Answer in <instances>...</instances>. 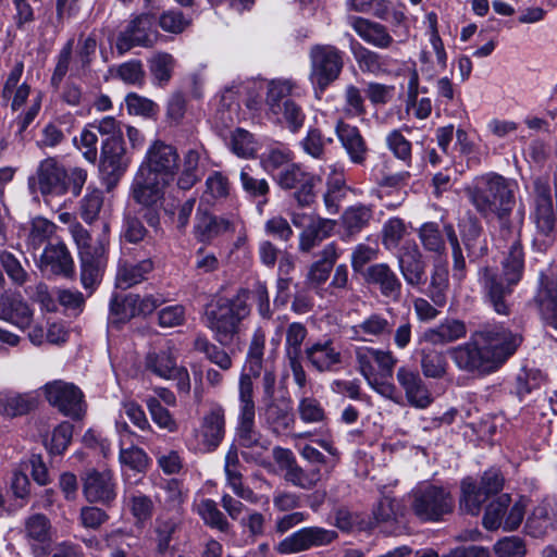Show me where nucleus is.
Wrapping results in <instances>:
<instances>
[{
    "instance_id": "obj_52",
    "label": "nucleus",
    "mask_w": 557,
    "mask_h": 557,
    "mask_svg": "<svg viewBox=\"0 0 557 557\" xmlns=\"http://www.w3.org/2000/svg\"><path fill=\"white\" fill-rule=\"evenodd\" d=\"M285 341V355L288 360L301 358V347L308 335L306 326L299 322H293L287 326Z\"/></svg>"
},
{
    "instance_id": "obj_50",
    "label": "nucleus",
    "mask_w": 557,
    "mask_h": 557,
    "mask_svg": "<svg viewBox=\"0 0 557 557\" xmlns=\"http://www.w3.org/2000/svg\"><path fill=\"white\" fill-rule=\"evenodd\" d=\"M321 476L320 467H309L305 469L299 467L297 463H295L290 469H288V472L285 473V480L287 482L304 490L314 487L321 480Z\"/></svg>"
},
{
    "instance_id": "obj_29",
    "label": "nucleus",
    "mask_w": 557,
    "mask_h": 557,
    "mask_svg": "<svg viewBox=\"0 0 557 557\" xmlns=\"http://www.w3.org/2000/svg\"><path fill=\"white\" fill-rule=\"evenodd\" d=\"M349 25L363 41L375 48L388 49L394 44V38L387 27L381 23L361 16H352L349 20Z\"/></svg>"
},
{
    "instance_id": "obj_58",
    "label": "nucleus",
    "mask_w": 557,
    "mask_h": 557,
    "mask_svg": "<svg viewBox=\"0 0 557 557\" xmlns=\"http://www.w3.org/2000/svg\"><path fill=\"white\" fill-rule=\"evenodd\" d=\"M447 361L445 356L436 350H422L421 369L426 377L438 379L445 375Z\"/></svg>"
},
{
    "instance_id": "obj_11",
    "label": "nucleus",
    "mask_w": 557,
    "mask_h": 557,
    "mask_svg": "<svg viewBox=\"0 0 557 557\" xmlns=\"http://www.w3.org/2000/svg\"><path fill=\"white\" fill-rule=\"evenodd\" d=\"M273 180L282 189H296L294 198L301 207H308L314 201V187L320 182L319 177L304 171L294 162L274 174Z\"/></svg>"
},
{
    "instance_id": "obj_9",
    "label": "nucleus",
    "mask_w": 557,
    "mask_h": 557,
    "mask_svg": "<svg viewBox=\"0 0 557 557\" xmlns=\"http://www.w3.org/2000/svg\"><path fill=\"white\" fill-rule=\"evenodd\" d=\"M158 37L153 15L143 13L131 20L117 34L114 45L119 57H122L135 47H152Z\"/></svg>"
},
{
    "instance_id": "obj_6",
    "label": "nucleus",
    "mask_w": 557,
    "mask_h": 557,
    "mask_svg": "<svg viewBox=\"0 0 557 557\" xmlns=\"http://www.w3.org/2000/svg\"><path fill=\"white\" fill-rule=\"evenodd\" d=\"M504 486V478L498 469L486 470L479 483L472 478L461 482L460 509L470 515H478L486 499L497 494Z\"/></svg>"
},
{
    "instance_id": "obj_1",
    "label": "nucleus",
    "mask_w": 557,
    "mask_h": 557,
    "mask_svg": "<svg viewBox=\"0 0 557 557\" xmlns=\"http://www.w3.org/2000/svg\"><path fill=\"white\" fill-rule=\"evenodd\" d=\"M515 186L513 182L498 174L488 173L475 177L466 188L471 203L479 212L484 215H498L502 235L509 244V251L503 261L504 278L490 267L480 269L478 273L484 299L498 314L509 313L508 298L512 287L521 280L524 265L518 232L511 230L505 219L515 203Z\"/></svg>"
},
{
    "instance_id": "obj_31",
    "label": "nucleus",
    "mask_w": 557,
    "mask_h": 557,
    "mask_svg": "<svg viewBox=\"0 0 557 557\" xmlns=\"http://www.w3.org/2000/svg\"><path fill=\"white\" fill-rule=\"evenodd\" d=\"M335 133L349 160L355 164H362L367 159L368 146L360 131L356 126L339 121Z\"/></svg>"
},
{
    "instance_id": "obj_61",
    "label": "nucleus",
    "mask_w": 557,
    "mask_h": 557,
    "mask_svg": "<svg viewBox=\"0 0 557 557\" xmlns=\"http://www.w3.org/2000/svg\"><path fill=\"white\" fill-rule=\"evenodd\" d=\"M150 72L153 78L160 84H166L172 76L175 65L174 58L166 52L156 53L149 61Z\"/></svg>"
},
{
    "instance_id": "obj_19",
    "label": "nucleus",
    "mask_w": 557,
    "mask_h": 557,
    "mask_svg": "<svg viewBox=\"0 0 557 557\" xmlns=\"http://www.w3.org/2000/svg\"><path fill=\"white\" fill-rule=\"evenodd\" d=\"M83 493L90 503L111 504L116 497V483L110 470H88L83 476Z\"/></svg>"
},
{
    "instance_id": "obj_64",
    "label": "nucleus",
    "mask_w": 557,
    "mask_h": 557,
    "mask_svg": "<svg viewBox=\"0 0 557 557\" xmlns=\"http://www.w3.org/2000/svg\"><path fill=\"white\" fill-rule=\"evenodd\" d=\"M281 116L286 124V127L292 133H297L304 126L306 121V114L302 108L293 99L284 100L280 119H277V121H281Z\"/></svg>"
},
{
    "instance_id": "obj_53",
    "label": "nucleus",
    "mask_w": 557,
    "mask_h": 557,
    "mask_svg": "<svg viewBox=\"0 0 557 557\" xmlns=\"http://www.w3.org/2000/svg\"><path fill=\"white\" fill-rule=\"evenodd\" d=\"M147 409L151 416L152 421L157 426L169 433H174L178 430V423L172 413L160 404L156 397L146 399Z\"/></svg>"
},
{
    "instance_id": "obj_49",
    "label": "nucleus",
    "mask_w": 557,
    "mask_h": 557,
    "mask_svg": "<svg viewBox=\"0 0 557 557\" xmlns=\"http://www.w3.org/2000/svg\"><path fill=\"white\" fill-rule=\"evenodd\" d=\"M293 162V152L284 147L276 146L269 148L262 153L260 164L262 169L274 177V174Z\"/></svg>"
},
{
    "instance_id": "obj_56",
    "label": "nucleus",
    "mask_w": 557,
    "mask_h": 557,
    "mask_svg": "<svg viewBox=\"0 0 557 557\" xmlns=\"http://www.w3.org/2000/svg\"><path fill=\"white\" fill-rule=\"evenodd\" d=\"M460 226V233L462 242L468 249L470 255L475 256H483L486 252L485 246L479 247V252L476 251V244L481 236V225L479 222L472 218L462 220V222L459 224Z\"/></svg>"
},
{
    "instance_id": "obj_62",
    "label": "nucleus",
    "mask_w": 557,
    "mask_h": 557,
    "mask_svg": "<svg viewBox=\"0 0 557 557\" xmlns=\"http://www.w3.org/2000/svg\"><path fill=\"white\" fill-rule=\"evenodd\" d=\"M103 205V195L99 189H87V194L83 197L81 201V218L86 223H92L97 220L100 210Z\"/></svg>"
},
{
    "instance_id": "obj_63",
    "label": "nucleus",
    "mask_w": 557,
    "mask_h": 557,
    "mask_svg": "<svg viewBox=\"0 0 557 557\" xmlns=\"http://www.w3.org/2000/svg\"><path fill=\"white\" fill-rule=\"evenodd\" d=\"M178 527L177 519L168 516H159L156 520L154 532L159 552H165Z\"/></svg>"
},
{
    "instance_id": "obj_18",
    "label": "nucleus",
    "mask_w": 557,
    "mask_h": 557,
    "mask_svg": "<svg viewBox=\"0 0 557 557\" xmlns=\"http://www.w3.org/2000/svg\"><path fill=\"white\" fill-rule=\"evenodd\" d=\"M128 164L122 139L106 138L102 141L99 171L109 187L116 184Z\"/></svg>"
},
{
    "instance_id": "obj_35",
    "label": "nucleus",
    "mask_w": 557,
    "mask_h": 557,
    "mask_svg": "<svg viewBox=\"0 0 557 557\" xmlns=\"http://www.w3.org/2000/svg\"><path fill=\"white\" fill-rule=\"evenodd\" d=\"M264 344H265V335L264 333L258 329L251 338L245 366L243 372L239 376V382L242 377L245 375L249 379L251 384V398H253V383L252 377H257L260 375L262 370L263 355H264Z\"/></svg>"
},
{
    "instance_id": "obj_22",
    "label": "nucleus",
    "mask_w": 557,
    "mask_h": 557,
    "mask_svg": "<svg viewBox=\"0 0 557 557\" xmlns=\"http://www.w3.org/2000/svg\"><path fill=\"white\" fill-rule=\"evenodd\" d=\"M398 269L405 282L412 287H421L426 282L425 262L416 243H405L398 256Z\"/></svg>"
},
{
    "instance_id": "obj_55",
    "label": "nucleus",
    "mask_w": 557,
    "mask_h": 557,
    "mask_svg": "<svg viewBox=\"0 0 557 557\" xmlns=\"http://www.w3.org/2000/svg\"><path fill=\"white\" fill-rule=\"evenodd\" d=\"M434 87L436 101L445 107V111H448V107L450 106H462L460 90L454 85L449 77L444 76L436 79Z\"/></svg>"
},
{
    "instance_id": "obj_32",
    "label": "nucleus",
    "mask_w": 557,
    "mask_h": 557,
    "mask_svg": "<svg viewBox=\"0 0 557 557\" xmlns=\"http://www.w3.org/2000/svg\"><path fill=\"white\" fill-rule=\"evenodd\" d=\"M0 319L23 330L30 325L33 310L21 295H5L0 298Z\"/></svg>"
},
{
    "instance_id": "obj_25",
    "label": "nucleus",
    "mask_w": 557,
    "mask_h": 557,
    "mask_svg": "<svg viewBox=\"0 0 557 557\" xmlns=\"http://www.w3.org/2000/svg\"><path fill=\"white\" fill-rule=\"evenodd\" d=\"M170 185V183H162L158 177L154 178L150 174L138 171L132 184V196L144 207L157 208Z\"/></svg>"
},
{
    "instance_id": "obj_41",
    "label": "nucleus",
    "mask_w": 557,
    "mask_h": 557,
    "mask_svg": "<svg viewBox=\"0 0 557 557\" xmlns=\"http://www.w3.org/2000/svg\"><path fill=\"white\" fill-rule=\"evenodd\" d=\"M372 218L371 207L359 203L348 207L342 214L341 222L348 235H356L368 226Z\"/></svg>"
},
{
    "instance_id": "obj_7",
    "label": "nucleus",
    "mask_w": 557,
    "mask_h": 557,
    "mask_svg": "<svg viewBox=\"0 0 557 557\" xmlns=\"http://www.w3.org/2000/svg\"><path fill=\"white\" fill-rule=\"evenodd\" d=\"M344 52L333 45H314L310 48V79L321 90L338 78L344 67Z\"/></svg>"
},
{
    "instance_id": "obj_59",
    "label": "nucleus",
    "mask_w": 557,
    "mask_h": 557,
    "mask_svg": "<svg viewBox=\"0 0 557 557\" xmlns=\"http://www.w3.org/2000/svg\"><path fill=\"white\" fill-rule=\"evenodd\" d=\"M385 143L389 151L407 165L411 163L412 147L411 143L405 137L400 129L391 131L385 138Z\"/></svg>"
},
{
    "instance_id": "obj_47",
    "label": "nucleus",
    "mask_w": 557,
    "mask_h": 557,
    "mask_svg": "<svg viewBox=\"0 0 557 557\" xmlns=\"http://www.w3.org/2000/svg\"><path fill=\"white\" fill-rule=\"evenodd\" d=\"M205 185L206 189L200 197V206H211L218 199L226 198L230 194V182L221 172L210 174Z\"/></svg>"
},
{
    "instance_id": "obj_38",
    "label": "nucleus",
    "mask_w": 557,
    "mask_h": 557,
    "mask_svg": "<svg viewBox=\"0 0 557 557\" xmlns=\"http://www.w3.org/2000/svg\"><path fill=\"white\" fill-rule=\"evenodd\" d=\"M205 154L202 147L190 148L184 154L183 170L177 178L181 189H190L201 177V159Z\"/></svg>"
},
{
    "instance_id": "obj_36",
    "label": "nucleus",
    "mask_w": 557,
    "mask_h": 557,
    "mask_svg": "<svg viewBox=\"0 0 557 557\" xmlns=\"http://www.w3.org/2000/svg\"><path fill=\"white\" fill-rule=\"evenodd\" d=\"M392 323L379 313H372L360 323L352 326L356 339L374 342L387 337L392 333Z\"/></svg>"
},
{
    "instance_id": "obj_37",
    "label": "nucleus",
    "mask_w": 557,
    "mask_h": 557,
    "mask_svg": "<svg viewBox=\"0 0 557 557\" xmlns=\"http://www.w3.org/2000/svg\"><path fill=\"white\" fill-rule=\"evenodd\" d=\"M152 269L153 263L149 259L137 263L121 260L116 272V285L123 289L129 288L146 280Z\"/></svg>"
},
{
    "instance_id": "obj_42",
    "label": "nucleus",
    "mask_w": 557,
    "mask_h": 557,
    "mask_svg": "<svg viewBox=\"0 0 557 557\" xmlns=\"http://www.w3.org/2000/svg\"><path fill=\"white\" fill-rule=\"evenodd\" d=\"M540 309L545 321L557 330V273L552 275L539 294Z\"/></svg>"
},
{
    "instance_id": "obj_20",
    "label": "nucleus",
    "mask_w": 557,
    "mask_h": 557,
    "mask_svg": "<svg viewBox=\"0 0 557 557\" xmlns=\"http://www.w3.org/2000/svg\"><path fill=\"white\" fill-rule=\"evenodd\" d=\"M305 356L318 372H332L343 362L342 351L332 338H321L308 344Z\"/></svg>"
},
{
    "instance_id": "obj_27",
    "label": "nucleus",
    "mask_w": 557,
    "mask_h": 557,
    "mask_svg": "<svg viewBox=\"0 0 557 557\" xmlns=\"http://www.w3.org/2000/svg\"><path fill=\"white\" fill-rule=\"evenodd\" d=\"M366 280L379 288L381 295L392 301H398L401 296V282L386 263H375L368 268Z\"/></svg>"
},
{
    "instance_id": "obj_16",
    "label": "nucleus",
    "mask_w": 557,
    "mask_h": 557,
    "mask_svg": "<svg viewBox=\"0 0 557 557\" xmlns=\"http://www.w3.org/2000/svg\"><path fill=\"white\" fill-rule=\"evenodd\" d=\"M534 208L532 219L536 227L537 237L550 238L555 232L556 215L547 181H534Z\"/></svg>"
},
{
    "instance_id": "obj_15",
    "label": "nucleus",
    "mask_w": 557,
    "mask_h": 557,
    "mask_svg": "<svg viewBox=\"0 0 557 557\" xmlns=\"http://www.w3.org/2000/svg\"><path fill=\"white\" fill-rule=\"evenodd\" d=\"M449 355L460 370L488 373L497 369L482 343L476 341L475 332L471 335L469 342L451 348Z\"/></svg>"
},
{
    "instance_id": "obj_48",
    "label": "nucleus",
    "mask_w": 557,
    "mask_h": 557,
    "mask_svg": "<svg viewBox=\"0 0 557 557\" xmlns=\"http://www.w3.org/2000/svg\"><path fill=\"white\" fill-rule=\"evenodd\" d=\"M448 271L445 267L436 265L431 274L430 285L425 292L432 302L442 308L447 301Z\"/></svg>"
},
{
    "instance_id": "obj_60",
    "label": "nucleus",
    "mask_w": 557,
    "mask_h": 557,
    "mask_svg": "<svg viewBox=\"0 0 557 557\" xmlns=\"http://www.w3.org/2000/svg\"><path fill=\"white\" fill-rule=\"evenodd\" d=\"M419 238L425 250L436 253H443L445 251V242L436 223H424L419 228Z\"/></svg>"
},
{
    "instance_id": "obj_12",
    "label": "nucleus",
    "mask_w": 557,
    "mask_h": 557,
    "mask_svg": "<svg viewBox=\"0 0 557 557\" xmlns=\"http://www.w3.org/2000/svg\"><path fill=\"white\" fill-rule=\"evenodd\" d=\"M337 539V532L321 527H305L284 537L276 545L280 554H298L311 548L327 546Z\"/></svg>"
},
{
    "instance_id": "obj_40",
    "label": "nucleus",
    "mask_w": 557,
    "mask_h": 557,
    "mask_svg": "<svg viewBox=\"0 0 557 557\" xmlns=\"http://www.w3.org/2000/svg\"><path fill=\"white\" fill-rule=\"evenodd\" d=\"M336 222L330 219L312 220L300 234L299 249L305 252L310 251L332 234Z\"/></svg>"
},
{
    "instance_id": "obj_54",
    "label": "nucleus",
    "mask_w": 557,
    "mask_h": 557,
    "mask_svg": "<svg viewBox=\"0 0 557 557\" xmlns=\"http://www.w3.org/2000/svg\"><path fill=\"white\" fill-rule=\"evenodd\" d=\"M509 504L510 496L508 494H503L490 503L483 517V525L487 530H496L503 527Z\"/></svg>"
},
{
    "instance_id": "obj_10",
    "label": "nucleus",
    "mask_w": 557,
    "mask_h": 557,
    "mask_svg": "<svg viewBox=\"0 0 557 557\" xmlns=\"http://www.w3.org/2000/svg\"><path fill=\"white\" fill-rule=\"evenodd\" d=\"M178 170V153L176 149L163 141H154L148 149L145 160L138 171L158 177L162 183L174 182Z\"/></svg>"
},
{
    "instance_id": "obj_23",
    "label": "nucleus",
    "mask_w": 557,
    "mask_h": 557,
    "mask_svg": "<svg viewBox=\"0 0 557 557\" xmlns=\"http://www.w3.org/2000/svg\"><path fill=\"white\" fill-rule=\"evenodd\" d=\"M396 379L410 406L424 409L431 405L432 395L418 371L400 367L396 372Z\"/></svg>"
},
{
    "instance_id": "obj_4",
    "label": "nucleus",
    "mask_w": 557,
    "mask_h": 557,
    "mask_svg": "<svg viewBox=\"0 0 557 557\" xmlns=\"http://www.w3.org/2000/svg\"><path fill=\"white\" fill-rule=\"evenodd\" d=\"M249 314L246 302V293L238 294L235 298L219 301L206 312V325L214 334V338L222 345L232 342L238 332L242 320Z\"/></svg>"
},
{
    "instance_id": "obj_46",
    "label": "nucleus",
    "mask_w": 557,
    "mask_h": 557,
    "mask_svg": "<svg viewBox=\"0 0 557 557\" xmlns=\"http://www.w3.org/2000/svg\"><path fill=\"white\" fill-rule=\"evenodd\" d=\"M227 145L231 151L242 159L253 158L259 149L253 135L244 128L233 131Z\"/></svg>"
},
{
    "instance_id": "obj_33",
    "label": "nucleus",
    "mask_w": 557,
    "mask_h": 557,
    "mask_svg": "<svg viewBox=\"0 0 557 557\" xmlns=\"http://www.w3.org/2000/svg\"><path fill=\"white\" fill-rule=\"evenodd\" d=\"M24 535L36 554H45L51 542V524L41 513H35L25 520Z\"/></svg>"
},
{
    "instance_id": "obj_51",
    "label": "nucleus",
    "mask_w": 557,
    "mask_h": 557,
    "mask_svg": "<svg viewBox=\"0 0 557 557\" xmlns=\"http://www.w3.org/2000/svg\"><path fill=\"white\" fill-rule=\"evenodd\" d=\"M198 515L206 524L215 528L221 532H227L230 523L224 515L218 509L216 503L212 499L202 498L195 505Z\"/></svg>"
},
{
    "instance_id": "obj_17",
    "label": "nucleus",
    "mask_w": 557,
    "mask_h": 557,
    "mask_svg": "<svg viewBox=\"0 0 557 557\" xmlns=\"http://www.w3.org/2000/svg\"><path fill=\"white\" fill-rule=\"evenodd\" d=\"M358 371L362 376L380 375L392 377L398 360L391 350L373 347H357L355 349Z\"/></svg>"
},
{
    "instance_id": "obj_39",
    "label": "nucleus",
    "mask_w": 557,
    "mask_h": 557,
    "mask_svg": "<svg viewBox=\"0 0 557 557\" xmlns=\"http://www.w3.org/2000/svg\"><path fill=\"white\" fill-rule=\"evenodd\" d=\"M295 88L296 83L292 79L276 78L270 81L268 83L265 97L268 112L276 119H280L282 104L284 100L290 99L289 96L293 95Z\"/></svg>"
},
{
    "instance_id": "obj_45",
    "label": "nucleus",
    "mask_w": 557,
    "mask_h": 557,
    "mask_svg": "<svg viewBox=\"0 0 557 557\" xmlns=\"http://www.w3.org/2000/svg\"><path fill=\"white\" fill-rule=\"evenodd\" d=\"M195 350L203 354L206 358L213 364L220 368L221 371H228L233 366V360L230 354L211 343L205 336H197L194 342Z\"/></svg>"
},
{
    "instance_id": "obj_5",
    "label": "nucleus",
    "mask_w": 557,
    "mask_h": 557,
    "mask_svg": "<svg viewBox=\"0 0 557 557\" xmlns=\"http://www.w3.org/2000/svg\"><path fill=\"white\" fill-rule=\"evenodd\" d=\"M410 509L422 522H438L453 512L455 500L451 493L431 483L417 485L409 494Z\"/></svg>"
},
{
    "instance_id": "obj_14",
    "label": "nucleus",
    "mask_w": 557,
    "mask_h": 557,
    "mask_svg": "<svg viewBox=\"0 0 557 557\" xmlns=\"http://www.w3.org/2000/svg\"><path fill=\"white\" fill-rule=\"evenodd\" d=\"M42 389L48 403L63 414L77 419L84 413V395L73 383L58 380L47 383Z\"/></svg>"
},
{
    "instance_id": "obj_28",
    "label": "nucleus",
    "mask_w": 557,
    "mask_h": 557,
    "mask_svg": "<svg viewBox=\"0 0 557 557\" xmlns=\"http://www.w3.org/2000/svg\"><path fill=\"white\" fill-rule=\"evenodd\" d=\"M39 403V394L35 391L18 393L4 391L0 393V416L16 418L35 410Z\"/></svg>"
},
{
    "instance_id": "obj_24",
    "label": "nucleus",
    "mask_w": 557,
    "mask_h": 557,
    "mask_svg": "<svg viewBox=\"0 0 557 557\" xmlns=\"http://www.w3.org/2000/svg\"><path fill=\"white\" fill-rule=\"evenodd\" d=\"M237 219L234 216H216L202 212L199 208L195 219L194 234L202 243H211L224 234L234 233Z\"/></svg>"
},
{
    "instance_id": "obj_26",
    "label": "nucleus",
    "mask_w": 557,
    "mask_h": 557,
    "mask_svg": "<svg viewBox=\"0 0 557 557\" xmlns=\"http://www.w3.org/2000/svg\"><path fill=\"white\" fill-rule=\"evenodd\" d=\"M38 264L40 270L48 275H63L67 277L74 273L73 259L63 243L46 246Z\"/></svg>"
},
{
    "instance_id": "obj_30",
    "label": "nucleus",
    "mask_w": 557,
    "mask_h": 557,
    "mask_svg": "<svg viewBox=\"0 0 557 557\" xmlns=\"http://www.w3.org/2000/svg\"><path fill=\"white\" fill-rule=\"evenodd\" d=\"M350 51L361 72L373 75L391 72L394 60L389 55L370 50L354 38L350 40Z\"/></svg>"
},
{
    "instance_id": "obj_3",
    "label": "nucleus",
    "mask_w": 557,
    "mask_h": 557,
    "mask_svg": "<svg viewBox=\"0 0 557 557\" xmlns=\"http://www.w3.org/2000/svg\"><path fill=\"white\" fill-rule=\"evenodd\" d=\"M256 407L251 398V384L247 376L239 383L238 418L236 441L242 448V456L247 461L263 463L270 443L263 440L255 429Z\"/></svg>"
},
{
    "instance_id": "obj_2",
    "label": "nucleus",
    "mask_w": 557,
    "mask_h": 557,
    "mask_svg": "<svg viewBox=\"0 0 557 557\" xmlns=\"http://www.w3.org/2000/svg\"><path fill=\"white\" fill-rule=\"evenodd\" d=\"M87 181V172L82 168L67 170L54 157L41 160L33 175L28 177V188L33 194H40L46 202L62 197L67 191L77 197Z\"/></svg>"
},
{
    "instance_id": "obj_43",
    "label": "nucleus",
    "mask_w": 557,
    "mask_h": 557,
    "mask_svg": "<svg viewBox=\"0 0 557 557\" xmlns=\"http://www.w3.org/2000/svg\"><path fill=\"white\" fill-rule=\"evenodd\" d=\"M58 226L44 216H35L28 223L26 243L34 250L39 249L55 233Z\"/></svg>"
},
{
    "instance_id": "obj_44",
    "label": "nucleus",
    "mask_w": 557,
    "mask_h": 557,
    "mask_svg": "<svg viewBox=\"0 0 557 557\" xmlns=\"http://www.w3.org/2000/svg\"><path fill=\"white\" fill-rule=\"evenodd\" d=\"M146 367L152 373L165 380H171L173 375H177L180 368L170 349L149 354L146 359Z\"/></svg>"
},
{
    "instance_id": "obj_8",
    "label": "nucleus",
    "mask_w": 557,
    "mask_h": 557,
    "mask_svg": "<svg viewBox=\"0 0 557 557\" xmlns=\"http://www.w3.org/2000/svg\"><path fill=\"white\" fill-rule=\"evenodd\" d=\"M476 341L487 351L498 368L511 356L521 343V338L498 323H485L475 331Z\"/></svg>"
},
{
    "instance_id": "obj_57",
    "label": "nucleus",
    "mask_w": 557,
    "mask_h": 557,
    "mask_svg": "<svg viewBox=\"0 0 557 557\" xmlns=\"http://www.w3.org/2000/svg\"><path fill=\"white\" fill-rule=\"evenodd\" d=\"M407 233L405 222L399 218L387 220L382 227V244L387 250L396 249Z\"/></svg>"
},
{
    "instance_id": "obj_34",
    "label": "nucleus",
    "mask_w": 557,
    "mask_h": 557,
    "mask_svg": "<svg viewBox=\"0 0 557 557\" xmlns=\"http://www.w3.org/2000/svg\"><path fill=\"white\" fill-rule=\"evenodd\" d=\"M467 334L466 324L457 319H445L423 333L425 342L432 345H446L461 339Z\"/></svg>"
},
{
    "instance_id": "obj_21",
    "label": "nucleus",
    "mask_w": 557,
    "mask_h": 557,
    "mask_svg": "<svg viewBox=\"0 0 557 557\" xmlns=\"http://www.w3.org/2000/svg\"><path fill=\"white\" fill-rule=\"evenodd\" d=\"M109 231V225L103 224V235L98 240V247L95 252H84L81 256V281L85 289L92 290L101 281L102 272L106 267V251L109 240L106 233Z\"/></svg>"
},
{
    "instance_id": "obj_13",
    "label": "nucleus",
    "mask_w": 557,
    "mask_h": 557,
    "mask_svg": "<svg viewBox=\"0 0 557 557\" xmlns=\"http://www.w3.org/2000/svg\"><path fill=\"white\" fill-rule=\"evenodd\" d=\"M225 424L224 408L220 405L211 407L201 418L199 426L193 430L196 448L202 451L215 450L225 436Z\"/></svg>"
}]
</instances>
